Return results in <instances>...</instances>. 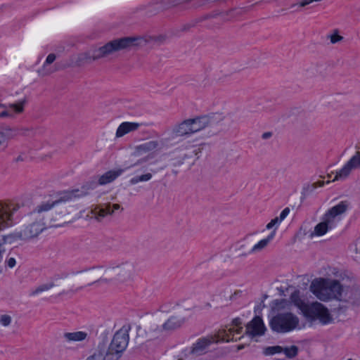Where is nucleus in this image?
<instances>
[{"instance_id": "f257e3e1", "label": "nucleus", "mask_w": 360, "mask_h": 360, "mask_svg": "<svg viewBox=\"0 0 360 360\" xmlns=\"http://www.w3.org/2000/svg\"><path fill=\"white\" fill-rule=\"evenodd\" d=\"M56 202H45L37 206L32 212L27 214L22 221V229L6 238L27 241L36 238L46 229L42 213L50 210Z\"/></svg>"}, {"instance_id": "f03ea898", "label": "nucleus", "mask_w": 360, "mask_h": 360, "mask_svg": "<svg viewBox=\"0 0 360 360\" xmlns=\"http://www.w3.org/2000/svg\"><path fill=\"white\" fill-rule=\"evenodd\" d=\"M332 274L334 278H317L310 284V291L321 301L342 300L344 284L342 282L345 276L337 269H333Z\"/></svg>"}, {"instance_id": "7ed1b4c3", "label": "nucleus", "mask_w": 360, "mask_h": 360, "mask_svg": "<svg viewBox=\"0 0 360 360\" xmlns=\"http://www.w3.org/2000/svg\"><path fill=\"white\" fill-rule=\"evenodd\" d=\"M146 39L142 37H125L109 41L103 46L90 52L82 53L85 63H91L101 58H108L120 51H130L133 48L140 46Z\"/></svg>"}, {"instance_id": "20e7f679", "label": "nucleus", "mask_w": 360, "mask_h": 360, "mask_svg": "<svg viewBox=\"0 0 360 360\" xmlns=\"http://www.w3.org/2000/svg\"><path fill=\"white\" fill-rule=\"evenodd\" d=\"M205 145V143L199 142L197 139L184 141L174 151L173 160L177 165H191L198 158Z\"/></svg>"}, {"instance_id": "39448f33", "label": "nucleus", "mask_w": 360, "mask_h": 360, "mask_svg": "<svg viewBox=\"0 0 360 360\" xmlns=\"http://www.w3.org/2000/svg\"><path fill=\"white\" fill-rule=\"evenodd\" d=\"M210 119L207 116H198L186 119L174 126L172 129L175 136H186L193 134L207 127Z\"/></svg>"}, {"instance_id": "423d86ee", "label": "nucleus", "mask_w": 360, "mask_h": 360, "mask_svg": "<svg viewBox=\"0 0 360 360\" xmlns=\"http://www.w3.org/2000/svg\"><path fill=\"white\" fill-rule=\"evenodd\" d=\"M299 324V318L290 311L278 312L269 321L271 330L279 333L292 331L298 328Z\"/></svg>"}, {"instance_id": "0eeeda50", "label": "nucleus", "mask_w": 360, "mask_h": 360, "mask_svg": "<svg viewBox=\"0 0 360 360\" xmlns=\"http://www.w3.org/2000/svg\"><path fill=\"white\" fill-rule=\"evenodd\" d=\"M129 342V335L126 329L119 330L113 336L108 349L105 352L111 360H118L121 353L123 352Z\"/></svg>"}, {"instance_id": "6e6552de", "label": "nucleus", "mask_w": 360, "mask_h": 360, "mask_svg": "<svg viewBox=\"0 0 360 360\" xmlns=\"http://www.w3.org/2000/svg\"><path fill=\"white\" fill-rule=\"evenodd\" d=\"M303 315L312 320L318 319L322 324H328L333 321V317L328 309L321 303L315 302L308 304Z\"/></svg>"}, {"instance_id": "1a4fd4ad", "label": "nucleus", "mask_w": 360, "mask_h": 360, "mask_svg": "<svg viewBox=\"0 0 360 360\" xmlns=\"http://www.w3.org/2000/svg\"><path fill=\"white\" fill-rule=\"evenodd\" d=\"M360 168V152L357 151L354 156L344 165V167L338 171L332 181L345 179L351 174L352 171Z\"/></svg>"}, {"instance_id": "9d476101", "label": "nucleus", "mask_w": 360, "mask_h": 360, "mask_svg": "<svg viewBox=\"0 0 360 360\" xmlns=\"http://www.w3.org/2000/svg\"><path fill=\"white\" fill-rule=\"evenodd\" d=\"M185 322V317L181 311H174L161 326L164 330H173L180 328Z\"/></svg>"}, {"instance_id": "9b49d317", "label": "nucleus", "mask_w": 360, "mask_h": 360, "mask_svg": "<svg viewBox=\"0 0 360 360\" xmlns=\"http://www.w3.org/2000/svg\"><path fill=\"white\" fill-rule=\"evenodd\" d=\"M57 58V55L54 53H49L42 65L37 70V73L39 77H44L52 75L56 72L51 65Z\"/></svg>"}, {"instance_id": "f8f14e48", "label": "nucleus", "mask_w": 360, "mask_h": 360, "mask_svg": "<svg viewBox=\"0 0 360 360\" xmlns=\"http://www.w3.org/2000/svg\"><path fill=\"white\" fill-rule=\"evenodd\" d=\"M146 167L142 166L136 170V174L129 179V184L132 186H139L150 181L153 178V173L146 172Z\"/></svg>"}, {"instance_id": "ddd939ff", "label": "nucleus", "mask_w": 360, "mask_h": 360, "mask_svg": "<svg viewBox=\"0 0 360 360\" xmlns=\"http://www.w3.org/2000/svg\"><path fill=\"white\" fill-rule=\"evenodd\" d=\"M342 300L351 302L354 304H360V289L354 284L349 287L344 286V292L342 294Z\"/></svg>"}, {"instance_id": "4468645a", "label": "nucleus", "mask_w": 360, "mask_h": 360, "mask_svg": "<svg viewBox=\"0 0 360 360\" xmlns=\"http://www.w3.org/2000/svg\"><path fill=\"white\" fill-rule=\"evenodd\" d=\"M15 210V208L11 210L6 205L0 202V231L10 226Z\"/></svg>"}, {"instance_id": "2eb2a0df", "label": "nucleus", "mask_w": 360, "mask_h": 360, "mask_svg": "<svg viewBox=\"0 0 360 360\" xmlns=\"http://www.w3.org/2000/svg\"><path fill=\"white\" fill-rule=\"evenodd\" d=\"M160 144L158 141L153 140L145 142L135 147L134 155L141 156V155L160 149Z\"/></svg>"}, {"instance_id": "dca6fc26", "label": "nucleus", "mask_w": 360, "mask_h": 360, "mask_svg": "<svg viewBox=\"0 0 360 360\" xmlns=\"http://www.w3.org/2000/svg\"><path fill=\"white\" fill-rule=\"evenodd\" d=\"M266 328L259 317H255L247 325L246 333L252 336L262 335L264 333Z\"/></svg>"}, {"instance_id": "f3484780", "label": "nucleus", "mask_w": 360, "mask_h": 360, "mask_svg": "<svg viewBox=\"0 0 360 360\" xmlns=\"http://www.w3.org/2000/svg\"><path fill=\"white\" fill-rule=\"evenodd\" d=\"M140 127L138 122H124L121 123L115 132V138L120 139L126 134L136 131Z\"/></svg>"}, {"instance_id": "a211bd4d", "label": "nucleus", "mask_w": 360, "mask_h": 360, "mask_svg": "<svg viewBox=\"0 0 360 360\" xmlns=\"http://www.w3.org/2000/svg\"><path fill=\"white\" fill-rule=\"evenodd\" d=\"M124 170L122 169H116L107 171L102 175L98 177V184L101 186H103L114 181L117 177H119Z\"/></svg>"}, {"instance_id": "6ab92c4d", "label": "nucleus", "mask_w": 360, "mask_h": 360, "mask_svg": "<svg viewBox=\"0 0 360 360\" xmlns=\"http://www.w3.org/2000/svg\"><path fill=\"white\" fill-rule=\"evenodd\" d=\"M108 269L103 266L94 267L84 272V276L94 281L102 280L107 274Z\"/></svg>"}, {"instance_id": "aec40b11", "label": "nucleus", "mask_w": 360, "mask_h": 360, "mask_svg": "<svg viewBox=\"0 0 360 360\" xmlns=\"http://www.w3.org/2000/svg\"><path fill=\"white\" fill-rule=\"evenodd\" d=\"M216 337L213 335L207 336L199 339L193 346L192 352L198 353L205 349L212 342H218V340H215Z\"/></svg>"}, {"instance_id": "412c9836", "label": "nucleus", "mask_w": 360, "mask_h": 360, "mask_svg": "<svg viewBox=\"0 0 360 360\" xmlns=\"http://www.w3.org/2000/svg\"><path fill=\"white\" fill-rule=\"evenodd\" d=\"M242 330V328H229V330H219L217 334H215L214 336L216 337L215 340H218L219 341H226L229 342L230 340H234V334L235 333H240Z\"/></svg>"}, {"instance_id": "4be33fe9", "label": "nucleus", "mask_w": 360, "mask_h": 360, "mask_svg": "<svg viewBox=\"0 0 360 360\" xmlns=\"http://www.w3.org/2000/svg\"><path fill=\"white\" fill-rule=\"evenodd\" d=\"M88 334L84 331L67 332L63 338L67 342H82L86 339Z\"/></svg>"}, {"instance_id": "5701e85b", "label": "nucleus", "mask_w": 360, "mask_h": 360, "mask_svg": "<svg viewBox=\"0 0 360 360\" xmlns=\"http://www.w3.org/2000/svg\"><path fill=\"white\" fill-rule=\"evenodd\" d=\"M331 227L323 220L316 224L314 229V231L311 232L309 236L313 238L314 236H324Z\"/></svg>"}, {"instance_id": "b1692460", "label": "nucleus", "mask_w": 360, "mask_h": 360, "mask_svg": "<svg viewBox=\"0 0 360 360\" xmlns=\"http://www.w3.org/2000/svg\"><path fill=\"white\" fill-rule=\"evenodd\" d=\"M349 207V203L347 201H342L338 205L332 207L328 210L333 217L338 219L341 215L345 214Z\"/></svg>"}, {"instance_id": "393cba45", "label": "nucleus", "mask_w": 360, "mask_h": 360, "mask_svg": "<svg viewBox=\"0 0 360 360\" xmlns=\"http://www.w3.org/2000/svg\"><path fill=\"white\" fill-rule=\"evenodd\" d=\"M275 235V231H272L271 234L266 238L261 240L257 244H255L252 250V252H259L262 250L264 249L269 243V242L273 239Z\"/></svg>"}, {"instance_id": "a878e982", "label": "nucleus", "mask_w": 360, "mask_h": 360, "mask_svg": "<svg viewBox=\"0 0 360 360\" xmlns=\"http://www.w3.org/2000/svg\"><path fill=\"white\" fill-rule=\"evenodd\" d=\"M290 300L292 302L294 303V304L296 307H297L301 310L302 313L308 306V304L304 302L303 300L300 298V292L297 290L294 291L290 295Z\"/></svg>"}, {"instance_id": "bb28decb", "label": "nucleus", "mask_w": 360, "mask_h": 360, "mask_svg": "<svg viewBox=\"0 0 360 360\" xmlns=\"http://www.w3.org/2000/svg\"><path fill=\"white\" fill-rule=\"evenodd\" d=\"M162 327H160L155 320L148 321L145 325V330L150 335H156L161 331Z\"/></svg>"}, {"instance_id": "cd10ccee", "label": "nucleus", "mask_w": 360, "mask_h": 360, "mask_svg": "<svg viewBox=\"0 0 360 360\" xmlns=\"http://www.w3.org/2000/svg\"><path fill=\"white\" fill-rule=\"evenodd\" d=\"M290 303L286 300H276L273 302L271 309L275 311H280L284 309H289Z\"/></svg>"}, {"instance_id": "c85d7f7f", "label": "nucleus", "mask_w": 360, "mask_h": 360, "mask_svg": "<svg viewBox=\"0 0 360 360\" xmlns=\"http://www.w3.org/2000/svg\"><path fill=\"white\" fill-rule=\"evenodd\" d=\"M86 360H111L108 354L105 352V349H98L92 355L89 356Z\"/></svg>"}, {"instance_id": "c756f323", "label": "nucleus", "mask_w": 360, "mask_h": 360, "mask_svg": "<svg viewBox=\"0 0 360 360\" xmlns=\"http://www.w3.org/2000/svg\"><path fill=\"white\" fill-rule=\"evenodd\" d=\"M98 208V207L96 205L94 209H92L91 213L95 215V219L100 221L102 218H103L105 215L110 214L112 215L113 214V210L112 211H108L106 212L104 208H101L98 212L96 210Z\"/></svg>"}, {"instance_id": "7c9ffc66", "label": "nucleus", "mask_w": 360, "mask_h": 360, "mask_svg": "<svg viewBox=\"0 0 360 360\" xmlns=\"http://www.w3.org/2000/svg\"><path fill=\"white\" fill-rule=\"evenodd\" d=\"M26 103V99H22L18 103H10L8 105V108L13 109L16 114H20L23 112L24 107Z\"/></svg>"}, {"instance_id": "2f4dec72", "label": "nucleus", "mask_w": 360, "mask_h": 360, "mask_svg": "<svg viewBox=\"0 0 360 360\" xmlns=\"http://www.w3.org/2000/svg\"><path fill=\"white\" fill-rule=\"evenodd\" d=\"M332 44L340 43L343 40V37L339 34L338 30H334L333 32L327 36Z\"/></svg>"}, {"instance_id": "473e14b6", "label": "nucleus", "mask_w": 360, "mask_h": 360, "mask_svg": "<svg viewBox=\"0 0 360 360\" xmlns=\"http://www.w3.org/2000/svg\"><path fill=\"white\" fill-rule=\"evenodd\" d=\"M141 37L145 38L146 39V41L143 42L140 46H137V48L146 44L150 41H154L162 43V42L165 41V40L166 39V36L163 35V34H160V35H158L157 37H144V36H141ZM136 49V47L133 48L132 49Z\"/></svg>"}, {"instance_id": "72a5a7b5", "label": "nucleus", "mask_w": 360, "mask_h": 360, "mask_svg": "<svg viewBox=\"0 0 360 360\" xmlns=\"http://www.w3.org/2000/svg\"><path fill=\"white\" fill-rule=\"evenodd\" d=\"M283 352L288 358H293L297 356L298 348L297 346L292 345L290 347L283 348Z\"/></svg>"}, {"instance_id": "f704fd0d", "label": "nucleus", "mask_w": 360, "mask_h": 360, "mask_svg": "<svg viewBox=\"0 0 360 360\" xmlns=\"http://www.w3.org/2000/svg\"><path fill=\"white\" fill-rule=\"evenodd\" d=\"M129 267L130 266L129 264L122 263L112 266L111 270L117 274L125 273L129 269Z\"/></svg>"}, {"instance_id": "c9c22d12", "label": "nucleus", "mask_w": 360, "mask_h": 360, "mask_svg": "<svg viewBox=\"0 0 360 360\" xmlns=\"http://www.w3.org/2000/svg\"><path fill=\"white\" fill-rule=\"evenodd\" d=\"M283 352V347L281 346L268 347L264 349V354L266 355H273Z\"/></svg>"}, {"instance_id": "e433bc0d", "label": "nucleus", "mask_w": 360, "mask_h": 360, "mask_svg": "<svg viewBox=\"0 0 360 360\" xmlns=\"http://www.w3.org/2000/svg\"><path fill=\"white\" fill-rule=\"evenodd\" d=\"M322 219H323L332 228L337 219L333 217L328 210H327V212L323 214Z\"/></svg>"}, {"instance_id": "4c0bfd02", "label": "nucleus", "mask_w": 360, "mask_h": 360, "mask_svg": "<svg viewBox=\"0 0 360 360\" xmlns=\"http://www.w3.org/2000/svg\"><path fill=\"white\" fill-rule=\"evenodd\" d=\"M53 283H46V284H43L40 286H39L38 288H37L32 292L33 295H35V294H37L39 292H43V291H46V290H48L49 289H51V288L53 287Z\"/></svg>"}, {"instance_id": "58836bf2", "label": "nucleus", "mask_w": 360, "mask_h": 360, "mask_svg": "<svg viewBox=\"0 0 360 360\" xmlns=\"http://www.w3.org/2000/svg\"><path fill=\"white\" fill-rule=\"evenodd\" d=\"M11 322V317L7 314H3L0 316V323L3 326H8Z\"/></svg>"}, {"instance_id": "ea45409f", "label": "nucleus", "mask_w": 360, "mask_h": 360, "mask_svg": "<svg viewBox=\"0 0 360 360\" xmlns=\"http://www.w3.org/2000/svg\"><path fill=\"white\" fill-rule=\"evenodd\" d=\"M2 242H0V262L3 259L4 257L6 255V250L4 248V243L6 242V238H2Z\"/></svg>"}, {"instance_id": "a19ab883", "label": "nucleus", "mask_w": 360, "mask_h": 360, "mask_svg": "<svg viewBox=\"0 0 360 360\" xmlns=\"http://www.w3.org/2000/svg\"><path fill=\"white\" fill-rule=\"evenodd\" d=\"M290 212V210L289 207H285L280 214V216L279 217H277V218L278 219V220H280V221L281 222L282 221H283L286 217L289 214Z\"/></svg>"}, {"instance_id": "79ce46f5", "label": "nucleus", "mask_w": 360, "mask_h": 360, "mask_svg": "<svg viewBox=\"0 0 360 360\" xmlns=\"http://www.w3.org/2000/svg\"><path fill=\"white\" fill-rule=\"evenodd\" d=\"M84 63H86L84 61V56H83L82 53H81L78 54L76 56V58H75V64L77 66H80V65H82Z\"/></svg>"}, {"instance_id": "37998d69", "label": "nucleus", "mask_w": 360, "mask_h": 360, "mask_svg": "<svg viewBox=\"0 0 360 360\" xmlns=\"http://www.w3.org/2000/svg\"><path fill=\"white\" fill-rule=\"evenodd\" d=\"M281 221L280 220H278V219L277 217H275L274 219H271V221L269 223H268L266 224V229H272L274 226L280 224Z\"/></svg>"}, {"instance_id": "c03bdc74", "label": "nucleus", "mask_w": 360, "mask_h": 360, "mask_svg": "<svg viewBox=\"0 0 360 360\" xmlns=\"http://www.w3.org/2000/svg\"><path fill=\"white\" fill-rule=\"evenodd\" d=\"M25 160V155L24 154H19L15 158V162L16 163L22 162Z\"/></svg>"}, {"instance_id": "a18cd8bd", "label": "nucleus", "mask_w": 360, "mask_h": 360, "mask_svg": "<svg viewBox=\"0 0 360 360\" xmlns=\"http://www.w3.org/2000/svg\"><path fill=\"white\" fill-rule=\"evenodd\" d=\"M12 115L8 111L4 110L0 113V118L11 117Z\"/></svg>"}, {"instance_id": "49530a36", "label": "nucleus", "mask_w": 360, "mask_h": 360, "mask_svg": "<svg viewBox=\"0 0 360 360\" xmlns=\"http://www.w3.org/2000/svg\"><path fill=\"white\" fill-rule=\"evenodd\" d=\"M7 264L10 268H13L15 265V259L13 257L10 258L7 262Z\"/></svg>"}, {"instance_id": "de8ad7c7", "label": "nucleus", "mask_w": 360, "mask_h": 360, "mask_svg": "<svg viewBox=\"0 0 360 360\" xmlns=\"http://www.w3.org/2000/svg\"><path fill=\"white\" fill-rule=\"evenodd\" d=\"M6 134L4 132L0 131V146L6 141Z\"/></svg>"}, {"instance_id": "09e8293b", "label": "nucleus", "mask_w": 360, "mask_h": 360, "mask_svg": "<svg viewBox=\"0 0 360 360\" xmlns=\"http://www.w3.org/2000/svg\"><path fill=\"white\" fill-rule=\"evenodd\" d=\"M324 185V181H317V182H315L311 186L313 188H316L317 187H321Z\"/></svg>"}, {"instance_id": "8fccbe9b", "label": "nucleus", "mask_w": 360, "mask_h": 360, "mask_svg": "<svg viewBox=\"0 0 360 360\" xmlns=\"http://www.w3.org/2000/svg\"><path fill=\"white\" fill-rule=\"evenodd\" d=\"M233 324L236 326V327H238L240 324H241V322L240 321L239 319H235L233 321Z\"/></svg>"}, {"instance_id": "3c124183", "label": "nucleus", "mask_w": 360, "mask_h": 360, "mask_svg": "<svg viewBox=\"0 0 360 360\" xmlns=\"http://www.w3.org/2000/svg\"><path fill=\"white\" fill-rule=\"evenodd\" d=\"M120 208V205L119 204H114L112 205V210H113V212H114L115 210H119Z\"/></svg>"}, {"instance_id": "603ef678", "label": "nucleus", "mask_w": 360, "mask_h": 360, "mask_svg": "<svg viewBox=\"0 0 360 360\" xmlns=\"http://www.w3.org/2000/svg\"><path fill=\"white\" fill-rule=\"evenodd\" d=\"M270 136H271V133H270V132L264 133V134H263V135H262V136H263V138H264V139L269 138Z\"/></svg>"}, {"instance_id": "864d4df0", "label": "nucleus", "mask_w": 360, "mask_h": 360, "mask_svg": "<svg viewBox=\"0 0 360 360\" xmlns=\"http://www.w3.org/2000/svg\"><path fill=\"white\" fill-rule=\"evenodd\" d=\"M110 203H108V204H107V205H106V207H105V208H104V209L105 210V211H106V212H108V211H112V210H110Z\"/></svg>"}, {"instance_id": "5fc2aeb1", "label": "nucleus", "mask_w": 360, "mask_h": 360, "mask_svg": "<svg viewBox=\"0 0 360 360\" xmlns=\"http://www.w3.org/2000/svg\"><path fill=\"white\" fill-rule=\"evenodd\" d=\"M243 348H244V345H238V347H237L238 350L242 349Z\"/></svg>"}, {"instance_id": "6e6d98bb", "label": "nucleus", "mask_w": 360, "mask_h": 360, "mask_svg": "<svg viewBox=\"0 0 360 360\" xmlns=\"http://www.w3.org/2000/svg\"><path fill=\"white\" fill-rule=\"evenodd\" d=\"M0 108H5V105L1 104V103H0Z\"/></svg>"}, {"instance_id": "4d7b16f0", "label": "nucleus", "mask_w": 360, "mask_h": 360, "mask_svg": "<svg viewBox=\"0 0 360 360\" xmlns=\"http://www.w3.org/2000/svg\"><path fill=\"white\" fill-rule=\"evenodd\" d=\"M239 293V291H236L233 295H237Z\"/></svg>"}, {"instance_id": "13d9d810", "label": "nucleus", "mask_w": 360, "mask_h": 360, "mask_svg": "<svg viewBox=\"0 0 360 360\" xmlns=\"http://www.w3.org/2000/svg\"><path fill=\"white\" fill-rule=\"evenodd\" d=\"M86 187V186H82V189L85 188Z\"/></svg>"}, {"instance_id": "bf43d9fd", "label": "nucleus", "mask_w": 360, "mask_h": 360, "mask_svg": "<svg viewBox=\"0 0 360 360\" xmlns=\"http://www.w3.org/2000/svg\"><path fill=\"white\" fill-rule=\"evenodd\" d=\"M140 164V160L137 162L136 165Z\"/></svg>"}]
</instances>
